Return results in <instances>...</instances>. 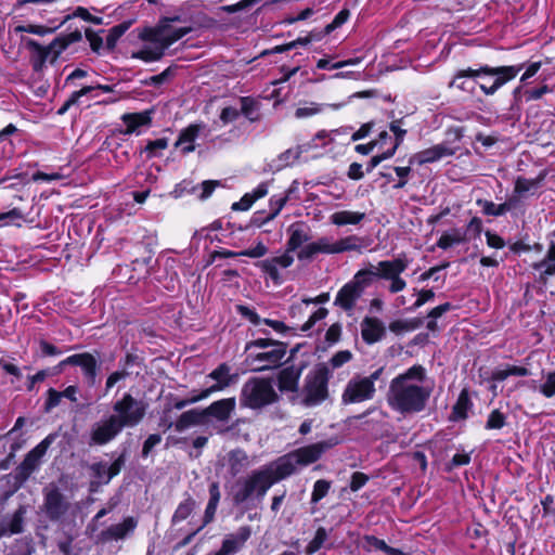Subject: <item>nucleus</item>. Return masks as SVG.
<instances>
[{
  "instance_id": "nucleus-1",
  "label": "nucleus",
  "mask_w": 555,
  "mask_h": 555,
  "mask_svg": "<svg viewBox=\"0 0 555 555\" xmlns=\"http://www.w3.org/2000/svg\"><path fill=\"white\" fill-rule=\"evenodd\" d=\"M433 389L426 370L422 365H413L391 379L387 402L403 416L417 414L426 409Z\"/></svg>"
},
{
  "instance_id": "nucleus-2",
  "label": "nucleus",
  "mask_w": 555,
  "mask_h": 555,
  "mask_svg": "<svg viewBox=\"0 0 555 555\" xmlns=\"http://www.w3.org/2000/svg\"><path fill=\"white\" fill-rule=\"evenodd\" d=\"M524 68L525 64L498 67L483 65L479 68L461 69L454 75L449 87L473 93L478 85L483 94L493 95L500 88L512 81Z\"/></svg>"
},
{
  "instance_id": "nucleus-3",
  "label": "nucleus",
  "mask_w": 555,
  "mask_h": 555,
  "mask_svg": "<svg viewBox=\"0 0 555 555\" xmlns=\"http://www.w3.org/2000/svg\"><path fill=\"white\" fill-rule=\"evenodd\" d=\"M177 18L165 20L154 28H146L140 34L142 44L131 51V59L141 60L146 63L160 60L166 50L175 42L191 33L192 28L173 27L171 25Z\"/></svg>"
},
{
  "instance_id": "nucleus-4",
  "label": "nucleus",
  "mask_w": 555,
  "mask_h": 555,
  "mask_svg": "<svg viewBox=\"0 0 555 555\" xmlns=\"http://www.w3.org/2000/svg\"><path fill=\"white\" fill-rule=\"evenodd\" d=\"M285 478L278 462L273 461L240 479L235 486L233 500L236 504L245 503L250 499L261 501L274 483Z\"/></svg>"
},
{
  "instance_id": "nucleus-5",
  "label": "nucleus",
  "mask_w": 555,
  "mask_h": 555,
  "mask_svg": "<svg viewBox=\"0 0 555 555\" xmlns=\"http://www.w3.org/2000/svg\"><path fill=\"white\" fill-rule=\"evenodd\" d=\"M246 361L255 372L272 370L280 366L286 356V345L268 339L259 338L246 346Z\"/></svg>"
},
{
  "instance_id": "nucleus-6",
  "label": "nucleus",
  "mask_w": 555,
  "mask_h": 555,
  "mask_svg": "<svg viewBox=\"0 0 555 555\" xmlns=\"http://www.w3.org/2000/svg\"><path fill=\"white\" fill-rule=\"evenodd\" d=\"M80 38L81 34L75 31L56 37L48 46H42L33 39L25 40V46L30 51V62L34 70L41 72L47 63H54L70 43L80 40Z\"/></svg>"
},
{
  "instance_id": "nucleus-7",
  "label": "nucleus",
  "mask_w": 555,
  "mask_h": 555,
  "mask_svg": "<svg viewBox=\"0 0 555 555\" xmlns=\"http://www.w3.org/2000/svg\"><path fill=\"white\" fill-rule=\"evenodd\" d=\"M409 263L410 261L405 255H399L395 259L379 261L376 267L371 266V268L362 269V271L370 275V284L373 283L374 279L389 281L388 291L391 294H397L406 287V282L401 278V274L408 269Z\"/></svg>"
},
{
  "instance_id": "nucleus-8",
  "label": "nucleus",
  "mask_w": 555,
  "mask_h": 555,
  "mask_svg": "<svg viewBox=\"0 0 555 555\" xmlns=\"http://www.w3.org/2000/svg\"><path fill=\"white\" fill-rule=\"evenodd\" d=\"M384 367H379L369 376L354 375L346 384L341 393L344 404H354L372 400L376 393L375 383L380 378Z\"/></svg>"
},
{
  "instance_id": "nucleus-9",
  "label": "nucleus",
  "mask_w": 555,
  "mask_h": 555,
  "mask_svg": "<svg viewBox=\"0 0 555 555\" xmlns=\"http://www.w3.org/2000/svg\"><path fill=\"white\" fill-rule=\"evenodd\" d=\"M276 397L269 379L251 378L242 388L241 403L247 408L259 409L274 402Z\"/></svg>"
},
{
  "instance_id": "nucleus-10",
  "label": "nucleus",
  "mask_w": 555,
  "mask_h": 555,
  "mask_svg": "<svg viewBox=\"0 0 555 555\" xmlns=\"http://www.w3.org/2000/svg\"><path fill=\"white\" fill-rule=\"evenodd\" d=\"M326 448L327 444L324 442L306 446L289 452L275 461L279 464V468L282 469L287 478L296 472L297 467L307 466L318 461Z\"/></svg>"
},
{
  "instance_id": "nucleus-11",
  "label": "nucleus",
  "mask_w": 555,
  "mask_h": 555,
  "mask_svg": "<svg viewBox=\"0 0 555 555\" xmlns=\"http://www.w3.org/2000/svg\"><path fill=\"white\" fill-rule=\"evenodd\" d=\"M146 408L147 405L143 400H138L130 393H125L121 399L114 403L115 414L112 416L118 421L121 428L134 427L145 416Z\"/></svg>"
},
{
  "instance_id": "nucleus-12",
  "label": "nucleus",
  "mask_w": 555,
  "mask_h": 555,
  "mask_svg": "<svg viewBox=\"0 0 555 555\" xmlns=\"http://www.w3.org/2000/svg\"><path fill=\"white\" fill-rule=\"evenodd\" d=\"M370 285V275L363 272L362 269L359 270L353 278L337 292L334 305L344 311H352L357 301Z\"/></svg>"
},
{
  "instance_id": "nucleus-13",
  "label": "nucleus",
  "mask_w": 555,
  "mask_h": 555,
  "mask_svg": "<svg viewBox=\"0 0 555 555\" xmlns=\"http://www.w3.org/2000/svg\"><path fill=\"white\" fill-rule=\"evenodd\" d=\"M328 372L326 367H319L311 372L306 378L305 402L307 405H318L327 396Z\"/></svg>"
},
{
  "instance_id": "nucleus-14",
  "label": "nucleus",
  "mask_w": 555,
  "mask_h": 555,
  "mask_svg": "<svg viewBox=\"0 0 555 555\" xmlns=\"http://www.w3.org/2000/svg\"><path fill=\"white\" fill-rule=\"evenodd\" d=\"M124 456H118L112 464L106 462H99L91 465L92 480L90 482V490L96 491L102 485H106L113 477L119 474L124 465Z\"/></svg>"
},
{
  "instance_id": "nucleus-15",
  "label": "nucleus",
  "mask_w": 555,
  "mask_h": 555,
  "mask_svg": "<svg viewBox=\"0 0 555 555\" xmlns=\"http://www.w3.org/2000/svg\"><path fill=\"white\" fill-rule=\"evenodd\" d=\"M294 262V257L288 253L261 260L256 263L266 275H268L274 284H281L283 282L280 271L291 267Z\"/></svg>"
},
{
  "instance_id": "nucleus-16",
  "label": "nucleus",
  "mask_w": 555,
  "mask_h": 555,
  "mask_svg": "<svg viewBox=\"0 0 555 555\" xmlns=\"http://www.w3.org/2000/svg\"><path fill=\"white\" fill-rule=\"evenodd\" d=\"M122 428L117 420L112 415L101 422L95 423L91 429V443L93 444H106L112 441Z\"/></svg>"
},
{
  "instance_id": "nucleus-17",
  "label": "nucleus",
  "mask_w": 555,
  "mask_h": 555,
  "mask_svg": "<svg viewBox=\"0 0 555 555\" xmlns=\"http://www.w3.org/2000/svg\"><path fill=\"white\" fill-rule=\"evenodd\" d=\"M344 133L345 131L341 129L320 130L308 142L297 145L296 150L292 153L301 155L302 153H308L310 151L325 147L330 144L336 143L337 138Z\"/></svg>"
},
{
  "instance_id": "nucleus-18",
  "label": "nucleus",
  "mask_w": 555,
  "mask_h": 555,
  "mask_svg": "<svg viewBox=\"0 0 555 555\" xmlns=\"http://www.w3.org/2000/svg\"><path fill=\"white\" fill-rule=\"evenodd\" d=\"M51 442L52 437L48 436L31 451L27 453L24 461L20 465V470L22 475L28 477L34 470H36L39 467L41 459L46 455Z\"/></svg>"
},
{
  "instance_id": "nucleus-19",
  "label": "nucleus",
  "mask_w": 555,
  "mask_h": 555,
  "mask_svg": "<svg viewBox=\"0 0 555 555\" xmlns=\"http://www.w3.org/2000/svg\"><path fill=\"white\" fill-rule=\"evenodd\" d=\"M206 378L214 380V384L201 391L202 397H205V399L215 392L225 389L232 383L230 367L225 363L216 367L206 376Z\"/></svg>"
},
{
  "instance_id": "nucleus-20",
  "label": "nucleus",
  "mask_w": 555,
  "mask_h": 555,
  "mask_svg": "<svg viewBox=\"0 0 555 555\" xmlns=\"http://www.w3.org/2000/svg\"><path fill=\"white\" fill-rule=\"evenodd\" d=\"M453 153L454 151L451 147H449L446 143H440L412 155L409 159V164L424 165L428 163H434L440 160L443 157L450 156Z\"/></svg>"
},
{
  "instance_id": "nucleus-21",
  "label": "nucleus",
  "mask_w": 555,
  "mask_h": 555,
  "mask_svg": "<svg viewBox=\"0 0 555 555\" xmlns=\"http://www.w3.org/2000/svg\"><path fill=\"white\" fill-rule=\"evenodd\" d=\"M249 527H241L235 533L228 534L222 541L221 547L216 551L219 555H234L246 543L250 537Z\"/></svg>"
},
{
  "instance_id": "nucleus-22",
  "label": "nucleus",
  "mask_w": 555,
  "mask_h": 555,
  "mask_svg": "<svg viewBox=\"0 0 555 555\" xmlns=\"http://www.w3.org/2000/svg\"><path fill=\"white\" fill-rule=\"evenodd\" d=\"M44 509L51 519L60 518L67 511V504L56 487L44 489Z\"/></svg>"
},
{
  "instance_id": "nucleus-23",
  "label": "nucleus",
  "mask_w": 555,
  "mask_h": 555,
  "mask_svg": "<svg viewBox=\"0 0 555 555\" xmlns=\"http://www.w3.org/2000/svg\"><path fill=\"white\" fill-rule=\"evenodd\" d=\"M547 177V171L542 170L535 178L517 177L514 183V193L518 197L533 196Z\"/></svg>"
},
{
  "instance_id": "nucleus-24",
  "label": "nucleus",
  "mask_w": 555,
  "mask_h": 555,
  "mask_svg": "<svg viewBox=\"0 0 555 555\" xmlns=\"http://www.w3.org/2000/svg\"><path fill=\"white\" fill-rule=\"evenodd\" d=\"M78 365L82 369L85 376L93 385L96 376V360L90 353L73 354L61 362V365Z\"/></svg>"
},
{
  "instance_id": "nucleus-25",
  "label": "nucleus",
  "mask_w": 555,
  "mask_h": 555,
  "mask_svg": "<svg viewBox=\"0 0 555 555\" xmlns=\"http://www.w3.org/2000/svg\"><path fill=\"white\" fill-rule=\"evenodd\" d=\"M317 254H336L335 241L330 237H320L318 241L305 245L298 251L299 259H310Z\"/></svg>"
},
{
  "instance_id": "nucleus-26",
  "label": "nucleus",
  "mask_w": 555,
  "mask_h": 555,
  "mask_svg": "<svg viewBox=\"0 0 555 555\" xmlns=\"http://www.w3.org/2000/svg\"><path fill=\"white\" fill-rule=\"evenodd\" d=\"M25 514L26 507L20 506L14 514L0 519V538L21 533L23 531Z\"/></svg>"
},
{
  "instance_id": "nucleus-27",
  "label": "nucleus",
  "mask_w": 555,
  "mask_h": 555,
  "mask_svg": "<svg viewBox=\"0 0 555 555\" xmlns=\"http://www.w3.org/2000/svg\"><path fill=\"white\" fill-rule=\"evenodd\" d=\"M236 406L235 398H227L212 402L205 411L207 414L217 421L227 422L231 417Z\"/></svg>"
},
{
  "instance_id": "nucleus-28",
  "label": "nucleus",
  "mask_w": 555,
  "mask_h": 555,
  "mask_svg": "<svg viewBox=\"0 0 555 555\" xmlns=\"http://www.w3.org/2000/svg\"><path fill=\"white\" fill-rule=\"evenodd\" d=\"M361 335L364 341L374 344L385 335V326L376 318H365L361 324Z\"/></svg>"
},
{
  "instance_id": "nucleus-29",
  "label": "nucleus",
  "mask_w": 555,
  "mask_h": 555,
  "mask_svg": "<svg viewBox=\"0 0 555 555\" xmlns=\"http://www.w3.org/2000/svg\"><path fill=\"white\" fill-rule=\"evenodd\" d=\"M137 527V520L133 517H127L122 522L113 525L102 532L104 541L121 540L132 532Z\"/></svg>"
},
{
  "instance_id": "nucleus-30",
  "label": "nucleus",
  "mask_w": 555,
  "mask_h": 555,
  "mask_svg": "<svg viewBox=\"0 0 555 555\" xmlns=\"http://www.w3.org/2000/svg\"><path fill=\"white\" fill-rule=\"evenodd\" d=\"M298 188L299 183L297 181H293L291 186L286 190L284 194H275L270 197V214L267 217L266 221L273 220L281 212L283 207L291 199L292 194L298 191Z\"/></svg>"
},
{
  "instance_id": "nucleus-31",
  "label": "nucleus",
  "mask_w": 555,
  "mask_h": 555,
  "mask_svg": "<svg viewBox=\"0 0 555 555\" xmlns=\"http://www.w3.org/2000/svg\"><path fill=\"white\" fill-rule=\"evenodd\" d=\"M268 192V182H261L251 192L246 193L238 202L233 203L232 209L238 211L248 210L256 201L264 197Z\"/></svg>"
},
{
  "instance_id": "nucleus-32",
  "label": "nucleus",
  "mask_w": 555,
  "mask_h": 555,
  "mask_svg": "<svg viewBox=\"0 0 555 555\" xmlns=\"http://www.w3.org/2000/svg\"><path fill=\"white\" fill-rule=\"evenodd\" d=\"M288 232H289V238L287 241V249L285 251L288 254L297 250L310 238L307 227L300 222L293 223L288 228Z\"/></svg>"
},
{
  "instance_id": "nucleus-33",
  "label": "nucleus",
  "mask_w": 555,
  "mask_h": 555,
  "mask_svg": "<svg viewBox=\"0 0 555 555\" xmlns=\"http://www.w3.org/2000/svg\"><path fill=\"white\" fill-rule=\"evenodd\" d=\"M152 111L140 113H128L121 116L122 122L126 125L125 133H133L142 126H149L152 120Z\"/></svg>"
},
{
  "instance_id": "nucleus-34",
  "label": "nucleus",
  "mask_w": 555,
  "mask_h": 555,
  "mask_svg": "<svg viewBox=\"0 0 555 555\" xmlns=\"http://www.w3.org/2000/svg\"><path fill=\"white\" fill-rule=\"evenodd\" d=\"M202 128V125H190L183 129L176 142V146H180L185 154L193 152L195 150L194 141L198 137Z\"/></svg>"
},
{
  "instance_id": "nucleus-35",
  "label": "nucleus",
  "mask_w": 555,
  "mask_h": 555,
  "mask_svg": "<svg viewBox=\"0 0 555 555\" xmlns=\"http://www.w3.org/2000/svg\"><path fill=\"white\" fill-rule=\"evenodd\" d=\"M468 240L466 231L461 228L450 229L441 234L437 241V246L441 249H448L454 245H460Z\"/></svg>"
},
{
  "instance_id": "nucleus-36",
  "label": "nucleus",
  "mask_w": 555,
  "mask_h": 555,
  "mask_svg": "<svg viewBox=\"0 0 555 555\" xmlns=\"http://www.w3.org/2000/svg\"><path fill=\"white\" fill-rule=\"evenodd\" d=\"M341 104H320L315 102H305L295 111V117L298 119L312 117L322 113L325 108L339 109Z\"/></svg>"
},
{
  "instance_id": "nucleus-37",
  "label": "nucleus",
  "mask_w": 555,
  "mask_h": 555,
  "mask_svg": "<svg viewBox=\"0 0 555 555\" xmlns=\"http://www.w3.org/2000/svg\"><path fill=\"white\" fill-rule=\"evenodd\" d=\"M472 406L473 403L469 399L468 391L466 389H463L460 392L455 404L453 405L450 420L457 422L467 418L468 412L472 409Z\"/></svg>"
},
{
  "instance_id": "nucleus-38",
  "label": "nucleus",
  "mask_w": 555,
  "mask_h": 555,
  "mask_svg": "<svg viewBox=\"0 0 555 555\" xmlns=\"http://www.w3.org/2000/svg\"><path fill=\"white\" fill-rule=\"evenodd\" d=\"M365 217L364 212L340 210L332 214L330 220L333 224L343 227L348 224H359Z\"/></svg>"
},
{
  "instance_id": "nucleus-39",
  "label": "nucleus",
  "mask_w": 555,
  "mask_h": 555,
  "mask_svg": "<svg viewBox=\"0 0 555 555\" xmlns=\"http://www.w3.org/2000/svg\"><path fill=\"white\" fill-rule=\"evenodd\" d=\"M477 205L481 208L482 212L487 216L499 217L503 216L513 208V202L508 201L502 204H494L486 199H477Z\"/></svg>"
},
{
  "instance_id": "nucleus-40",
  "label": "nucleus",
  "mask_w": 555,
  "mask_h": 555,
  "mask_svg": "<svg viewBox=\"0 0 555 555\" xmlns=\"http://www.w3.org/2000/svg\"><path fill=\"white\" fill-rule=\"evenodd\" d=\"M299 373L294 369H284L279 374V388L282 391H295L298 386Z\"/></svg>"
},
{
  "instance_id": "nucleus-41",
  "label": "nucleus",
  "mask_w": 555,
  "mask_h": 555,
  "mask_svg": "<svg viewBox=\"0 0 555 555\" xmlns=\"http://www.w3.org/2000/svg\"><path fill=\"white\" fill-rule=\"evenodd\" d=\"M203 415L204 411L198 412L197 410H190L182 413L175 424L176 430L181 433L194 425L199 424L202 422Z\"/></svg>"
},
{
  "instance_id": "nucleus-42",
  "label": "nucleus",
  "mask_w": 555,
  "mask_h": 555,
  "mask_svg": "<svg viewBox=\"0 0 555 555\" xmlns=\"http://www.w3.org/2000/svg\"><path fill=\"white\" fill-rule=\"evenodd\" d=\"M532 268L540 272L541 280L545 282L547 278L555 274V255L547 249L545 257L541 261L534 262Z\"/></svg>"
},
{
  "instance_id": "nucleus-43",
  "label": "nucleus",
  "mask_w": 555,
  "mask_h": 555,
  "mask_svg": "<svg viewBox=\"0 0 555 555\" xmlns=\"http://www.w3.org/2000/svg\"><path fill=\"white\" fill-rule=\"evenodd\" d=\"M336 254L357 250L360 251L364 245L363 240L357 235H349L335 241Z\"/></svg>"
},
{
  "instance_id": "nucleus-44",
  "label": "nucleus",
  "mask_w": 555,
  "mask_h": 555,
  "mask_svg": "<svg viewBox=\"0 0 555 555\" xmlns=\"http://www.w3.org/2000/svg\"><path fill=\"white\" fill-rule=\"evenodd\" d=\"M229 465L232 475L238 474L247 465V455L244 451L236 449L229 453Z\"/></svg>"
},
{
  "instance_id": "nucleus-45",
  "label": "nucleus",
  "mask_w": 555,
  "mask_h": 555,
  "mask_svg": "<svg viewBox=\"0 0 555 555\" xmlns=\"http://www.w3.org/2000/svg\"><path fill=\"white\" fill-rule=\"evenodd\" d=\"M195 507V501L192 498L185 499L181 502L172 516V522H181L185 520Z\"/></svg>"
},
{
  "instance_id": "nucleus-46",
  "label": "nucleus",
  "mask_w": 555,
  "mask_h": 555,
  "mask_svg": "<svg viewBox=\"0 0 555 555\" xmlns=\"http://www.w3.org/2000/svg\"><path fill=\"white\" fill-rule=\"evenodd\" d=\"M452 308L453 306L450 302H444L431 309L430 312L428 313V318L430 320L427 322V328L430 331H435L437 328L436 320L442 317L446 312L450 311Z\"/></svg>"
},
{
  "instance_id": "nucleus-47",
  "label": "nucleus",
  "mask_w": 555,
  "mask_h": 555,
  "mask_svg": "<svg viewBox=\"0 0 555 555\" xmlns=\"http://www.w3.org/2000/svg\"><path fill=\"white\" fill-rule=\"evenodd\" d=\"M55 29H56V27L51 28V27H47L43 25L29 24V25H17L14 28V31L15 33H28V34H34V35L43 37L48 34L53 33Z\"/></svg>"
},
{
  "instance_id": "nucleus-48",
  "label": "nucleus",
  "mask_w": 555,
  "mask_h": 555,
  "mask_svg": "<svg viewBox=\"0 0 555 555\" xmlns=\"http://www.w3.org/2000/svg\"><path fill=\"white\" fill-rule=\"evenodd\" d=\"M331 488V483L324 479H319L314 482L311 501L312 503H318L322 500Z\"/></svg>"
},
{
  "instance_id": "nucleus-49",
  "label": "nucleus",
  "mask_w": 555,
  "mask_h": 555,
  "mask_svg": "<svg viewBox=\"0 0 555 555\" xmlns=\"http://www.w3.org/2000/svg\"><path fill=\"white\" fill-rule=\"evenodd\" d=\"M506 416L500 410H493L487 420V429H501L505 426Z\"/></svg>"
},
{
  "instance_id": "nucleus-50",
  "label": "nucleus",
  "mask_w": 555,
  "mask_h": 555,
  "mask_svg": "<svg viewBox=\"0 0 555 555\" xmlns=\"http://www.w3.org/2000/svg\"><path fill=\"white\" fill-rule=\"evenodd\" d=\"M268 253V247L262 243L258 242L257 245L253 248L245 249L238 253L240 256H246L250 258H261ZM228 256H237L236 253H229Z\"/></svg>"
},
{
  "instance_id": "nucleus-51",
  "label": "nucleus",
  "mask_w": 555,
  "mask_h": 555,
  "mask_svg": "<svg viewBox=\"0 0 555 555\" xmlns=\"http://www.w3.org/2000/svg\"><path fill=\"white\" fill-rule=\"evenodd\" d=\"M129 24L122 23L112 27L106 37V42L109 48H113L117 40L128 30Z\"/></svg>"
},
{
  "instance_id": "nucleus-52",
  "label": "nucleus",
  "mask_w": 555,
  "mask_h": 555,
  "mask_svg": "<svg viewBox=\"0 0 555 555\" xmlns=\"http://www.w3.org/2000/svg\"><path fill=\"white\" fill-rule=\"evenodd\" d=\"M92 89L93 87H85L78 91L73 92L67 101L63 104V106L59 109V114H64L70 106L77 104L82 95L91 92Z\"/></svg>"
},
{
  "instance_id": "nucleus-53",
  "label": "nucleus",
  "mask_w": 555,
  "mask_h": 555,
  "mask_svg": "<svg viewBox=\"0 0 555 555\" xmlns=\"http://www.w3.org/2000/svg\"><path fill=\"white\" fill-rule=\"evenodd\" d=\"M540 392L546 398L555 396V371L546 374L544 383L540 386Z\"/></svg>"
},
{
  "instance_id": "nucleus-54",
  "label": "nucleus",
  "mask_w": 555,
  "mask_h": 555,
  "mask_svg": "<svg viewBox=\"0 0 555 555\" xmlns=\"http://www.w3.org/2000/svg\"><path fill=\"white\" fill-rule=\"evenodd\" d=\"M168 140L165 138L156 139L153 141H149L145 146V152L149 153V157L157 156V151H163L167 149Z\"/></svg>"
},
{
  "instance_id": "nucleus-55",
  "label": "nucleus",
  "mask_w": 555,
  "mask_h": 555,
  "mask_svg": "<svg viewBox=\"0 0 555 555\" xmlns=\"http://www.w3.org/2000/svg\"><path fill=\"white\" fill-rule=\"evenodd\" d=\"M23 215L20 209L13 208L10 211L0 214V227H7L14 223L17 220H22Z\"/></svg>"
},
{
  "instance_id": "nucleus-56",
  "label": "nucleus",
  "mask_w": 555,
  "mask_h": 555,
  "mask_svg": "<svg viewBox=\"0 0 555 555\" xmlns=\"http://www.w3.org/2000/svg\"><path fill=\"white\" fill-rule=\"evenodd\" d=\"M352 359V354L348 350H341L336 352L330 360V364L333 369H338L344 364L348 363Z\"/></svg>"
},
{
  "instance_id": "nucleus-57",
  "label": "nucleus",
  "mask_w": 555,
  "mask_h": 555,
  "mask_svg": "<svg viewBox=\"0 0 555 555\" xmlns=\"http://www.w3.org/2000/svg\"><path fill=\"white\" fill-rule=\"evenodd\" d=\"M390 130L391 132L395 134V141L391 143V146L389 149H393V154L396 153L398 146L401 144V142L403 141V138L406 133V130L402 129L400 127V122L399 121H392L390 124Z\"/></svg>"
},
{
  "instance_id": "nucleus-58",
  "label": "nucleus",
  "mask_w": 555,
  "mask_h": 555,
  "mask_svg": "<svg viewBox=\"0 0 555 555\" xmlns=\"http://www.w3.org/2000/svg\"><path fill=\"white\" fill-rule=\"evenodd\" d=\"M237 310H238L240 314L242 317H244L245 319H247L251 324L258 326L262 323V319L258 315V313L254 309H251L247 306H238Z\"/></svg>"
},
{
  "instance_id": "nucleus-59",
  "label": "nucleus",
  "mask_w": 555,
  "mask_h": 555,
  "mask_svg": "<svg viewBox=\"0 0 555 555\" xmlns=\"http://www.w3.org/2000/svg\"><path fill=\"white\" fill-rule=\"evenodd\" d=\"M414 292L417 293V299L414 302V305L412 306L411 310H416V309L421 308L423 305L433 300L435 297V293L431 289H422V291L414 289Z\"/></svg>"
},
{
  "instance_id": "nucleus-60",
  "label": "nucleus",
  "mask_w": 555,
  "mask_h": 555,
  "mask_svg": "<svg viewBox=\"0 0 555 555\" xmlns=\"http://www.w3.org/2000/svg\"><path fill=\"white\" fill-rule=\"evenodd\" d=\"M393 156V149H387L380 154L373 156L366 167V172H371L375 167H377L383 160L390 158Z\"/></svg>"
},
{
  "instance_id": "nucleus-61",
  "label": "nucleus",
  "mask_w": 555,
  "mask_h": 555,
  "mask_svg": "<svg viewBox=\"0 0 555 555\" xmlns=\"http://www.w3.org/2000/svg\"><path fill=\"white\" fill-rule=\"evenodd\" d=\"M327 315V310L325 308L317 309L308 319V321L302 325V331L310 330L318 321L323 320Z\"/></svg>"
},
{
  "instance_id": "nucleus-62",
  "label": "nucleus",
  "mask_w": 555,
  "mask_h": 555,
  "mask_svg": "<svg viewBox=\"0 0 555 555\" xmlns=\"http://www.w3.org/2000/svg\"><path fill=\"white\" fill-rule=\"evenodd\" d=\"M326 540V532L323 528L318 529L314 539L308 545V553L317 552Z\"/></svg>"
},
{
  "instance_id": "nucleus-63",
  "label": "nucleus",
  "mask_w": 555,
  "mask_h": 555,
  "mask_svg": "<svg viewBox=\"0 0 555 555\" xmlns=\"http://www.w3.org/2000/svg\"><path fill=\"white\" fill-rule=\"evenodd\" d=\"M62 392L61 391H57L53 388H50L48 390V398H47V401H46V410L47 411H51L52 409H54L55 406H57L61 402V399H62Z\"/></svg>"
},
{
  "instance_id": "nucleus-64",
  "label": "nucleus",
  "mask_w": 555,
  "mask_h": 555,
  "mask_svg": "<svg viewBox=\"0 0 555 555\" xmlns=\"http://www.w3.org/2000/svg\"><path fill=\"white\" fill-rule=\"evenodd\" d=\"M369 478L365 474L357 472L351 477L350 489L356 492L365 486Z\"/></svg>"
}]
</instances>
